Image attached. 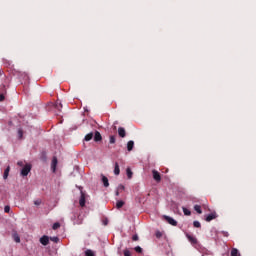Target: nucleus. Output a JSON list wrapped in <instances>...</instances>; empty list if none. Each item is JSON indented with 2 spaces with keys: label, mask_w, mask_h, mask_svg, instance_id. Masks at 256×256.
<instances>
[{
  "label": "nucleus",
  "mask_w": 256,
  "mask_h": 256,
  "mask_svg": "<svg viewBox=\"0 0 256 256\" xmlns=\"http://www.w3.org/2000/svg\"><path fill=\"white\" fill-rule=\"evenodd\" d=\"M29 173H31V164H26L21 170V175L22 177H27Z\"/></svg>",
  "instance_id": "f257e3e1"
},
{
  "label": "nucleus",
  "mask_w": 256,
  "mask_h": 256,
  "mask_svg": "<svg viewBox=\"0 0 256 256\" xmlns=\"http://www.w3.org/2000/svg\"><path fill=\"white\" fill-rule=\"evenodd\" d=\"M164 219L165 221H167V223H169V225H172L173 227H177V220L169 216H164Z\"/></svg>",
  "instance_id": "f03ea898"
},
{
  "label": "nucleus",
  "mask_w": 256,
  "mask_h": 256,
  "mask_svg": "<svg viewBox=\"0 0 256 256\" xmlns=\"http://www.w3.org/2000/svg\"><path fill=\"white\" fill-rule=\"evenodd\" d=\"M152 175H153L154 181H157V183L161 181V174L157 170H153Z\"/></svg>",
  "instance_id": "7ed1b4c3"
},
{
  "label": "nucleus",
  "mask_w": 256,
  "mask_h": 256,
  "mask_svg": "<svg viewBox=\"0 0 256 256\" xmlns=\"http://www.w3.org/2000/svg\"><path fill=\"white\" fill-rule=\"evenodd\" d=\"M57 163H58L57 157L54 156L51 162V169L53 173L57 171Z\"/></svg>",
  "instance_id": "20e7f679"
},
{
  "label": "nucleus",
  "mask_w": 256,
  "mask_h": 256,
  "mask_svg": "<svg viewBox=\"0 0 256 256\" xmlns=\"http://www.w3.org/2000/svg\"><path fill=\"white\" fill-rule=\"evenodd\" d=\"M186 237L192 245H197V238H195L193 235L186 234Z\"/></svg>",
  "instance_id": "39448f33"
},
{
  "label": "nucleus",
  "mask_w": 256,
  "mask_h": 256,
  "mask_svg": "<svg viewBox=\"0 0 256 256\" xmlns=\"http://www.w3.org/2000/svg\"><path fill=\"white\" fill-rule=\"evenodd\" d=\"M94 141L96 143H99V141H103V137L101 136V133L99 131H96L94 134Z\"/></svg>",
  "instance_id": "423d86ee"
},
{
  "label": "nucleus",
  "mask_w": 256,
  "mask_h": 256,
  "mask_svg": "<svg viewBox=\"0 0 256 256\" xmlns=\"http://www.w3.org/2000/svg\"><path fill=\"white\" fill-rule=\"evenodd\" d=\"M40 243L44 246L49 245V236H42L40 238Z\"/></svg>",
  "instance_id": "0eeeda50"
},
{
  "label": "nucleus",
  "mask_w": 256,
  "mask_h": 256,
  "mask_svg": "<svg viewBox=\"0 0 256 256\" xmlns=\"http://www.w3.org/2000/svg\"><path fill=\"white\" fill-rule=\"evenodd\" d=\"M118 135L119 137L125 138L127 135V132L125 131V128L119 127L118 128Z\"/></svg>",
  "instance_id": "6e6552de"
},
{
  "label": "nucleus",
  "mask_w": 256,
  "mask_h": 256,
  "mask_svg": "<svg viewBox=\"0 0 256 256\" xmlns=\"http://www.w3.org/2000/svg\"><path fill=\"white\" fill-rule=\"evenodd\" d=\"M85 203H86V200H85V193L81 192V196H80V199H79V205H80V207H84V206H85Z\"/></svg>",
  "instance_id": "1a4fd4ad"
},
{
  "label": "nucleus",
  "mask_w": 256,
  "mask_h": 256,
  "mask_svg": "<svg viewBox=\"0 0 256 256\" xmlns=\"http://www.w3.org/2000/svg\"><path fill=\"white\" fill-rule=\"evenodd\" d=\"M217 218V215H215V213H211V214H208L205 218V221H207L208 223L213 221V219H216Z\"/></svg>",
  "instance_id": "9d476101"
},
{
  "label": "nucleus",
  "mask_w": 256,
  "mask_h": 256,
  "mask_svg": "<svg viewBox=\"0 0 256 256\" xmlns=\"http://www.w3.org/2000/svg\"><path fill=\"white\" fill-rule=\"evenodd\" d=\"M133 147H135V142H133V140L128 141L127 150L128 151H133Z\"/></svg>",
  "instance_id": "9b49d317"
},
{
  "label": "nucleus",
  "mask_w": 256,
  "mask_h": 256,
  "mask_svg": "<svg viewBox=\"0 0 256 256\" xmlns=\"http://www.w3.org/2000/svg\"><path fill=\"white\" fill-rule=\"evenodd\" d=\"M11 171V167L10 166H8L6 169H5V171H4V174H3V179H8V177H9V172Z\"/></svg>",
  "instance_id": "f8f14e48"
},
{
  "label": "nucleus",
  "mask_w": 256,
  "mask_h": 256,
  "mask_svg": "<svg viewBox=\"0 0 256 256\" xmlns=\"http://www.w3.org/2000/svg\"><path fill=\"white\" fill-rule=\"evenodd\" d=\"M102 183L104 187H109V179L105 175H102Z\"/></svg>",
  "instance_id": "ddd939ff"
},
{
  "label": "nucleus",
  "mask_w": 256,
  "mask_h": 256,
  "mask_svg": "<svg viewBox=\"0 0 256 256\" xmlns=\"http://www.w3.org/2000/svg\"><path fill=\"white\" fill-rule=\"evenodd\" d=\"M15 243H21V237H19V234H17V232H15L13 235H12Z\"/></svg>",
  "instance_id": "4468645a"
},
{
  "label": "nucleus",
  "mask_w": 256,
  "mask_h": 256,
  "mask_svg": "<svg viewBox=\"0 0 256 256\" xmlns=\"http://www.w3.org/2000/svg\"><path fill=\"white\" fill-rule=\"evenodd\" d=\"M119 173H121V170L119 169V163L116 162L114 165V174L119 175Z\"/></svg>",
  "instance_id": "2eb2a0df"
},
{
  "label": "nucleus",
  "mask_w": 256,
  "mask_h": 256,
  "mask_svg": "<svg viewBox=\"0 0 256 256\" xmlns=\"http://www.w3.org/2000/svg\"><path fill=\"white\" fill-rule=\"evenodd\" d=\"M93 136H94L93 132L88 133L85 136L84 141H91V139H93Z\"/></svg>",
  "instance_id": "dca6fc26"
},
{
  "label": "nucleus",
  "mask_w": 256,
  "mask_h": 256,
  "mask_svg": "<svg viewBox=\"0 0 256 256\" xmlns=\"http://www.w3.org/2000/svg\"><path fill=\"white\" fill-rule=\"evenodd\" d=\"M231 256H241V254H239V250H237V248H232Z\"/></svg>",
  "instance_id": "f3484780"
},
{
  "label": "nucleus",
  "mask_w": 256,
  "mask_h": 256,
  "mask_svg": "<svg viewBox=\"0 0 256 256\" xmlns=\"http://www.w3.org/2000/svg\"><path fill=\"white\" fill-rule=\"evenodd\" d=\"M194 210H195L196 213H198L199 215H201V213H203V210H201V206H199V205H195V206H194Z\"/></svg>",
  "instance_id": "a211bd4d"
},
{
  "label": "nucleus",
  "mask_w": 256,
  "mask_h": 256,
  "mask_svg": "<svg viewBox=\"0 0 256 256\" xmlns=\"http://www.w3.org/2000/svg\"><path fill=\"white\" fill-rule=\"evenodd\" d=\"M85 256H95V252H93L91 249H87L85 251Z\"/></svg>",
  "instance_id": "6ab92c4d"
},
{
  "label": "nucleus",
  "mask_w": 256,
  "mask_h": 256,
  "mask_svg": "<svg viewBox=\"0 0 256 256\" xmlns=\"http://www.w3.org/2000/svg\"><path fill=\"white\" fill-rule=\"evenodd\" d=\"M126 173H127L128 179H131L133 177V172L131 171V168H127Z\"/></svg>",
  "instance_id": "aec40b11"
},
{
  "label": "nucleus",
  "mask_w": 256,
  "mask_h": 256,
  "mask_svg": "<svg viewBox=\"0 0 256 256\" xmlns=\"http://www.w3.org/2000/svg\"><path fill=\"white\" fill-rule=\"evenodd\" d=\"M123 205H125V202H124L123 200H119V201L116 203L117 209H121V207H123Z\"/></svg>",
  "instance_id": "412c9836"
},
{
  "label": "nucleus",
  "mask_w": 256,
  "mask_h": 256,
  "mask_svg": "<svg viewBox=\"0 0 256 256\" xmlns=\"http://www.w3.org/2000/svg\"><path fill=\"white\" fill-rule=\"evenodd\" d=\"M59 227H61V224L59 222H56V223L53 224L52 229L54 231H57V229H59Z\"/></svg>",
  "instance_id": "4be33fe9"
},
{
  "label": "nucleus",
  "mask_w": 256,
  "mask_h": 256,
  "mask_svg": "<svg viewBox=\"0 0 256 256\" xmlns=\"http://www.w3.org/2000/svg\"><path fill=\"white\" fill-rule=\"evenodd\" d=\"M182 209H183L184 215H187V216L191 215V210H189V209H187L185 207H183Z\"/></svg>",
  "instance_id": "5701e85b"
},
{
  "label": "nucleus",
  "mask_w": 256,
  "mask_h": 256,
  "mask_svg": "<svg viewBox=\"0 0 256 256\" xmlns=\"http://www.w3.org/2000/svg\"><path fill=\"white\" fill-rule=\"evenodd\" d=\"M134 251H136V253H143V248H141L140 246H136L134 248Z\"/></svg>",
  "instance_id": "b1692460"
},
{
  "label": "nucleus",
  "mask_w": 256,
  "mask_h": 256,
  "mask_svg": "<svg viewBox=\"0 0 256 256\" xmlns=\"http://www.w3.org/2000/svg\"><path fill=\"white\" fill-rule=\"evenodd\" d=\"M55 109H57L58 111H61V109H63V105H61V103H56Z\"/></svg>",
  "instance_id": "393cba45"
},
{
  "label": "nucleus",
  "mask_w": 256,
  "mask_h": 256,
  "mask_svg": "<svg viewBox=\"0 0 256 256\" xmlns=\"http://www.w3.org/2000/svg\"><path fill=\"white\" fill-rule=\"evenodd\" d=\"M193 225H194V227H196L197 229H199V228L201 227V222H199V221H194V222H193Z\"/></svg>",
  "instance_id": "a878e982"
},
{
  "label": "nucleus",
  "mask_w": 256,
  "mask_h": 256,
  "mask_svg": "<svg viewBox=\"0 0 256 256\" xmlns=\"http://www.w3.org/2000/svg\"><path fill=\"white\" fill-rule=\"evenodd\" d=\"M18 137H19V139H23V130L22 129H18Z\"/></svg>",
  "instance_id": "bb28decb"
},
{
  "label": "nucleus",
  "mask_w": 256,
  "mask_h": 256,
  "mask_svg": "<svg viewBox=\"0 0 256 256\" xmlns=\"http://www.w3.org/2000/svg\"><path fill=\"white\" fill-rule=\"evenodd\" d=\"M115 141H116L115 136H110V140H109L110 144L111 145L115 144Z\"/></svg>",
  "instance_id": "cd10ccee"
},
{
  "label": "nucleus",
  "mask_w": 256,
  "mask_h": 256,
  "mask_svg": "<svg viewBox=\"0 0 256 256\" xmlns=\"http://www.w3.org/2000/svg\"><path fill=\"white\" fill-rule=\"evenodd\" d=\"M118 191H125V186L123 184H120L117 188Z\"/></svg>",
  "instance_id": "c85d7f7f"
},
{
  "label": "nucleus",
  "mask_w": 256,
  "mask_h": 256,
  "mask_svg": "<svg viewBox=\"0 0 256 256\" xmlns=\"http://www.w3.org/2000/svg\"><path fill=\"white\" fill-rule=\"evenodd\" d=\"M42 201L41 199H37L34 201V205H36L37 207H39V205H41Z\"/></svg>",
  "instance_id": "c756f323"
},
{
  "label": "nucleus",
  "mask_w": 256,
  "mask_h": 256,
  "mask_svg": "<svg viewBox=\"0 0 256 256\" xmlns=\"http://www.w3.org/2000/svg\"><path fill=\"white\" fill-rule=\"evenodd\" d=\"M156 237H157V239H161V237H163V233H161L160 231H157Z\"/></svg>",
  "instance_id": "7c9ffc66"
},
{
  "label": "nucleus",
  "mask_w": 256,
  "mask_h": 256,
  "mask_svg": "<svg viewBox=\"0 0 256 256\" xmlns=\"http://www.w3.org/2000/svg\"><path fill=\"white\" fill-rule=\"evenodd\" d=\"M9 211H11V207L10 206H5L4 207V212L9 213Z\"/></svg>",
  "instance_id": "2f4dec72"
},
{
  "label": "nucleus",
  "mask_w": 256,
  "mask_h": 256,
  "mask_svg": "<svg viewBox=\"0 0 256 256\" xmlns=\"http://www.w3.org/2000/svg\"><path fill=\"white\" fill-rule=\"evenodd\" d=\"M132 241H139V236L137 234L133 235Z\"/></svg>",
  "instance_id": "473e14b6"
},
{
  "label": "nucleus",
  "mask_w": 256,
  "mask_h": 256,
  "mask_svg": "<svg viewBox=\"0 0 256 256\" xmlns=\"http://www.w3.org/2000/svg\"><path fill=\"white\" fill-rule=\"evenodd\" d=\"M54 243H59V238L58 237H51L50 238Z\"/></svg>",
  "instance_id": "72a5a7b5"
},
{
  "label": "nucleus",
  "mask_w": 256,
  "mask_h": 256,
  "mask_svg": "<svg viewBox=\"0 0 256 256\" xmlns=\"http://www.w3.org/2000/svg\"><path fill=\"white\" fill-rule=\"evenodd\" d=\"M124 256H131V252L129 250H124Z\"/></svg>",
  "instance_id": "f704fd0d"
},
{
  "label": "nucleus",
  "mask_w": 256,
  "mask_h": 256,
  "mask_svg": "<svg viewBox=\"0 0 256 256\" xmlns=\"http://www.w3.org/2000/svg\"><path fill=\"white\" fill-rule=\"evenodd\" d=\"M5 101V94H0V102Z\"/></svg>",
  "instance_id": "c9c22d12"
},
{
  "label": "nucleus",
  "mask_w": 256,
  "mask_h": 256,
  "mask_svg": "<svg viewBox=\"0 0 256 256\" xmlns=\"http://www.w3.org/2000/svg\"><path fill=\"white\" fill-rule=\"evenodd\" d=\"M17 165H19V167H23V161H19Z\"/></svg>",
  "instance_id": "e433bc0d"
},
{
  "label": "nucleus",
  "mask_w": 256,
  "mask_h": 256,
  "mask_svg": "<svg viewBox=\"0 0 256 256\" xmlns=\"http://www.w3.org/2000/svg\"><path fill=\"white\" fill-rule=\"evenodd\" d=\"M81 223H83V221H81V220L76 222L77 225H81Z\"/></svg>",
  "instance_id": "4c0bfd02"
},
{
  "label": "nucleus",
  "mask_w": 256,
  "mask_h": 256,
  "mask_svg": "<svg viewBox=\"0 0 256 256\" xmlns=\"http://www.w3.org/2000/svg\"><path fill=\"white\" fill-rule=\"evenodd\" d=\"M116 197H119V190L116 191Z\"/></svg>",
  "instance_id": "58836bf2"
},
{
  "label": "nucleus",
  "mask_w": 256,
  "mask_h": 256,
  "mask_svg": "<svg viewBox=\"0 0 256 256\" xmlns=\"http://www.w3.org/2000/svg\"><path fill=\"white\" fill-rule=\"evenodd\" d=\"M104 225H107V222H104Z\"/></svg>",
  "instance_id": "ea45409f"
}]
</instances>
